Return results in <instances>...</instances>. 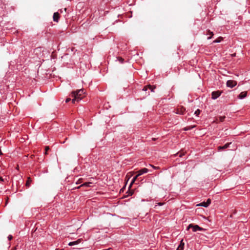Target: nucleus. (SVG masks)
I'll return each mask as SVG.
<instances>
[{"instance_id": "nucleus-12", "label": "nucleus", "mask_w": 250, "mask_h": 250, "mask_svg": "<svg viewBox=\"0 0 250 250\" xmlns=\"http://www.w3.org/2000/svg\"><path fill=\"white\" fill-rule=\"evenodd\" d=\"M59 18V14L58 12L54 13L53 14V21L56 22H58Z\"/></svg>"}, {"instance_id": "nucleus-23", "label": "nucleus", "mask_w": 250, "mask_h": 250, "mask_svg": "<svg viewBox=\"0 0 250 250\" xmlns=\"http://www.w3.org/2000/svg\"><path fill=\"white\" fill-rule=\"evenodd\" d=\"M149 166H150L151 167H152L154 169H158L159 168V167H155V166H153L152 165H151V164H149Z\"/></svg>"}, {"instance_id": "nucleus-1", "label": "nucleus", "mask_w": 250, "mask_h": 250, "mask_svg": "<svg viewBox=\"0 0 250 250\" xmlns=\"http://www.w3.org/2000/svg\"><path fill=\"white\" fill-rule=\"evenodd\" d=\"M84 93L83 89H79L76 91H73L71 93V97L73 98L72 99V103L75 104L76 102H78L82 100L83 97L81 96Z\"/></svg>"}, {"instance_id": "nucleus-16", "label": "nucleus", "mask_w": 250, "mask_h": 250, "mask_svg": "<svg viewBox=\"0 0 250 250\" xmlns=\"http://www.w3.org/2000/svg\"><path fill=\"white\" fill-rule=\"evenodd\" d=\"M32 182V180L30 177H28L26 183V186L27 187H29L30 186L31 183Z\"/></svg>"}, {"instance_id": "nucleus-21", "label": "nucleus", "mask_w": 250, "mask_h": 250, "mask_svg": "<svg viewBox=\"0 0 250 250\" xmlns=\"http://www.w3.org/2000/svg\"><path fill=\"white\" fill-rule=\"evenodd\" d=\"M118 61L121 63H123L124 62V59H123L122 57H118L117 58Z\"/></svg>"}, {"instance_id": "nucleus-7", "label": "nucleus", "mask_w": 250, "mask_h": 250, "mask_svg": "<svg viewBox=\"0 0 250 250\" xmlns=\"http://www.w3.org/2000/svg\"><path fill=\"white\" fill-rule=\"evenodd\" d=\"M148 169L147 168H143L137 172V174L136 175H137L138 177H139L140 175H141L144 173H146L148 172Z\"/></svg>"}, {"instance_id": "nucleus-31", "label": "nucleus", "mask_w": 250, "mask_h": 250, "mask_svg": "<svg viewBox=\"0 0 250 250\" xmlns=\"http://www.w3.org/2000/svg\"><path fill=\"white\" fill-rule=\"evenodd\" d=\"M2 154V153L1 151L0 150V155H1Z\"/></svg>"}, {"instance_id": "nucleus-8", "label": "nucleus", "mask_w": 250, "mask_h": 250, "mask_svg": "<svg viewBox=\"0 0 250 250\" xmlns=\"http://www.w3.org/2000/svg\"><path fill=\"white\" fill-rule=\"evenodd\" d=\"M231 144V143H227L224 146H218L217 147V149H218V151H221L222 150H224V149H225L227 148H228L229 146V145Z\"/></svg>"}, {"instance_id": "nucleus-30", "label": "nucleus", "mask_w": 250, "mask_h": 250, "mask_svg": "<svg viewBox=\"0 0 250 250\" xmlns=\"http://www.w3.org/2000/svg\"><path fill=\"white\" fill-rule=\"evenodd\" d=\"M0 181H3V179L1 177H0Z\"/></svg>"}, {"instance_id": "nucleus-26", "label": "nucleus", "mask_w": 250, "mask_h": 250, "mask_svg": "<svg viewBox=\"0 0 250 250\" xmlns=\"http://www.w3.org/2000/svg\"><path fill=\"white\" fill-rule=\"evenodd\" d=\"M82 183V179H80L78 180V181L76 182V184H79Z\"/></svg>"}, {"instance_id": "nucleus-25", "label": "nucleus", "mask_w": 250, "mask_h": 250, "mask_svg": "<svg viewBox=\"0 0 250 250\" xmlns=\"http://www.w3.org/2000/svg\"><path fill=\"white\" fill-rule=\"evenodd\" d=\"M49 149V146H46L45 148V154H47V151Z\"/></svg>"}, {"instance_id": "nucleus-18", "label": "nucleus", "mask_w": 250, "mask_h": 250, "mask_svg": "<svg viewBox=\"0 0 250 250\" xmlns=\"http://www.w3.org/2000/svg\"><path fill=\"white\" fill-rule=\"evenodd\" d=\"M195 127V125H190V126H188L185 127L184 129L185 131L189 130H190V129L193 128Z\"/></svg>"}, {"instance_id": "nucleus-24", "label": "nucleus", "mask_w": 250, "mask_h": 250, "mask_svg": "<svg viewBox=\"0 0 250 250\" xmlns=\"http://www.w3.org/2000/svg\"><path fill=\"white\" fill-rule=\"evenodd\" d=\"M176 155H179V156L180 157H182L183 155H184V153H182V152H179V153H177Z\"/></svg>"}, {"instance_id": "nucleus-15", "label": "nucleus", "mask_w": 250, "mask_h": 250, "mask_svg": "<svg viewBox=\"0 0 250 250\" xmlns=\"http://www.w3.org/2000/svg\"><path fill=\"white\" fill-rule=\"evenodd\" d=\"M225 119V116H220L218 118L216 119V120L215 121L216 123L218 122H223Z\"/></svg>"}, {"instance_id": "nucleus-10", "label": "nucleus", "mask_w": 250, "mask_h": 250, "mask_svg": "<svg viewBox=\"0 0 250 250\" xmlns=\"http://www.w3.org/2000/svg\"><path fill=\"white\" fill-rule=\"evenodd\" d=\"M185 243L183 241V240H181L180 243L179 245L177 248L176 250H184V249Z\"/></svg>"}, {"instance_id": "nucleus-17", "label": "nucleus", "mask_w": 250, "mask_h": 250, "mask_svg": "<svg viewBox=\"0 0 250 250\" xmlns=\"http://www.w3.org/2000/svg\"><path fill=\"white\" fill-rule=\"evenodd\" d=\"M208 34V35H209V36H210L209 37H208V40H209V39H211L212 37V36H213V35H214V34H213V32H211V31H209V30H208V34Z\"/></svg>"}, {"instance_id": "nucleus-20", "label": "nucleus", "mask_w": 250, "mask_h": 250, "mask_svg": "<svg viewBox=\"0 0 250 250\" xmlns=\"http://www.w3.org/2000/svg\"><path fill=\"white\" fill-rule=\"evenodd\" d=\"M138 177V176L136 175L135 177L133 178L132 181L130 183V187L135 182Z\"/></svg>"}, {"instance_id": "nucleus-3", "label": "nucleus", "mask_w": 250, "mask_h": 250, "mask_svg": "<svg viewBox=\"0 0 250 250\" xmlns=\"http://www.w3.org/2000/svg\"><path fill=\"white\" fill-rule=\"evenodd\" d=\"M222 93V91L220 90L213 91L211 93V98L213 100H215L217 99L221 95Z\"/></svg>"}, {"instance_id": "nucleus-19", "label": "nucleus", "mask_w": 250, "mask_h": 250, "mask_svg": "<svg viewBox=\"0 0 250 250\" xmlns=\"http://www.w3.org/2000/svg\"><path fill=\"white\" fill-rule=\"evenodd\" d=\"M223 40V38L222 37H219L216 40H214L213 42V43H218L221 42V41Z\"/></svg>"}, {"instance_id": "nucleus-28", "label": "nucleus", "mask_w": 250, "mask_h": 250, "mask_svg": "<svg viewBox=\"0 0 250 250\" xmlns=\"http://www.w3.org/2000/svg\"><path fill=\"white\" fill-rule=\"evenodd\" d=\"M13 237L12 235H9L8 236V239L9 240H11L12 239Z\"/></svg>"}, {"instance_id": "nucleus-5", "label": "nucleus", "mask_w": 250, "mask_h": 250, "mask_svg": "<svg viewBox=\"0 0 250 250\" xmlns=\"http://www.w3.org/2000/svg\"><path fill=\"white\" fill-rule=\"evenodd\" d=\"M228 87L233 88L237 84V82L234 80H228L226 83Z\"/></svg>"}, {"instance_id": "nucleus-14", "label": "nucleus", "mask_w": 250, "mask_h": 250, "mask_svg": "<svg viewBox=\"0 0 250 250\" xmlns=\"http://www.w3.org/2000/svg\"><path fill=\"white\" fill-rule=\"evenodd\" d=\"M92 184V182H85L83 184H82L80 187H78V188H79L80 187H91V185Z\"/></svg>"}, {"instance_id": "nucleus-11", "label": "nucleus", "mask_w": 250, "mask_h": 250, "mask_svg": "<svg viewBox=\"0 0 250 250\" xmlns=\"http://www.w3.org/2000/svg\"><path fill=\"white\" fill-rule=\"evenodd\" d=\"M247 95V91H243L240 93V94L238 95V97L240 99H243L244 98L246 97Z\"/></svg>"}, {"instance_id": "nucleus-6", "label": "nucleus", "mask_w": 250, "mask_h": 250, "mask_svg": "<svg viewBox=\"0 0 250 250\" xmlns=\"http://www.w3.org/2000/svg\"><path fill=\"white\" fill-rule=\"evenodd\" d=\"M211 203V200L209 199H208L207 201V202H203L201 203L200 204H198L197 206H202L205 208L208 207Z\"/></svg>"}, {"instance_id": "nucleus-2", "label": "nucleus", "mask_w": 250, "mask_h": 250, "mask_svg": "<svg viewBox=\"0 0 250 250\" xmlns=\"http://www.w3.org/2000/svg\"><path fill=\"white\" fill-rule=\"evenodd\" d=\"M190 228H192V231L193 232H196L197 231H202L203 230V229L200 227L198 225H193L191 224L188 225V226L187 228V230L189 229Z\"/></svg>"}, {"instance_id": "nucleus-32", "label": "nucleus", "mask_w": 250, "mask_h": 250, "mask_svg": "<svg viewBox=\"0 0 250 250\" xmlns=\"http://www.w3.org/2000/svg\"><path fill=\"white\" fill-rule=\"evenodd\" d=\"M66 8H64V10L66 11Z\"/></svg>"}, {"instance_id": "nucleus-22", "label": "nucleus", "mask_w": 250, "mask_h": 250, "mask_svg": "<svg viewBox=\"0 0 250 250\" xmlns=\"http://www.w3.org/2000/svg\"><path fill=\"white\" fill-rule=\"evenodd\" d=\"M200 112L201 111L199 109H198L195 111L194 114L196 115L197 116H198L200 114Z\"/></svg>"}, {"instance_id": "nucleus-29", "label": "nucleus", "mask_w": 250, "mask_h": 250, "mask_svg": "<svg viewBox=\"0 0 250 250\" xmlns=\"http://www.w3.org/2000/svg\"><path fill=\"white\" fill-rule=\"evenodd\" d=\"M164 204V203H161V202H160V203H158V205L159 206H162V205H163Z\"/></svg>"}, {"instance_id": "nucleus-13", "label": "nucleus", "mask_w": 250, "mask_h": 250, "mask_svg": "<svg viewBox=\"0 0 250 250\" xmlns=\"http://www.w3.org/2000/svg\"><path fill=\"white\" fill-rule=\"evenodd\" d=\"M155 88V87H153L152 86H151L150 85H148L144 86L143 89V90L146 91V90H147L148 89H149L151 90V91L153 92Z\"/></svg>"}, {"instance_id": "nucleus-27", "label": "nucleus", "mask_w": 250, "mask_h": 250, "mask_svg": "<svg viewBox=\"0 0 250 250\" xmlns=\"http://www.w3.org/2000/svg\"><path fill=\"white\" fill-rule=\"evenodd\" d=\"M71 101V98H67L66 100H65V102L67 103H68L69 101Z\"/></svg>"}, {"instance_id": "nucleus-4", "label": "nucleus", "mask_w": 250, "mask_h": 250, "mask_svg": "<svg viewBox=\"0 0 250 250\" xmlns=\"http://www.w3.org/2000/svg\"><path fill=\"white\" fill-rule=\"evenodd\" d=\"M186 112V108L183 106H179L176 109L175 113L177 114L183 115Z\"/></svg>"}, {"instance_id": "nucleus-9", "label": "nucleus", "mask_w": 250, "mask_h": 250, "mask_svg": "<svg viewBox=\"0 0 250 250\" xmlns=\"http://www.w3.org/2000/svg\"><path fill=\"white\" fill-rule=\"evenodd\" d=\"M82 241V239H78L76 241L69 242L68 245L69 246L76 245H78V244H80V243H81Z\"/></svg>"}, {"instance_id": "nucleus-33", "label": "nucleus", "mask_w": 250, "mask_h": 250, "mask_svg": "<svg viewBox=\"0 0 250 250\" xmlns=\"http://www.w3.org/2000/svg\"><path fill=\"white\" fill-rule=\"evenodd\" d=\"M56 250H59V249H56Z\"/></svg>"}]
</instances>
